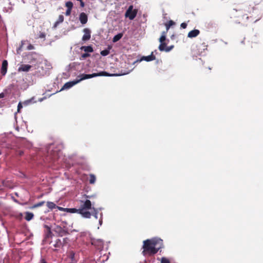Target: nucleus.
Returning <instances> with one entry per match:
<instances>
[{
	"label": "nucleus",
	"instance_id": "f257e3e1",
	"mask_svg": "<svg viewBox=\"0 0 263 263\" xmlns=\"http://www.w3.org/2000/svg\"><path fill=\"white\" fill-rule=\"evenodd\" d=\"M163 247L162 239L157 238L147 239L143 241L142 254L144 256H152Z\"/></svg>",
	"mask_w": 263,
	"mask_h": 263
},
{
	"label": "nucleus",
	"instance_id": "f03ea898",
	"mask_svg": "<svg viewBox=\"0 0 263 263\" xmlns=\"http://www.w3.org/2000/svg\"><path fill=\"white\" fill-rule=\"evenodd\" d=\"M112 76V74H110L106 71H101L99 73H93L92 74H82L78 76V78H80L79 79L66 82L61 89V91L65 89H69L70 88L72 87L73 86L79 83L82 80L90 79L98 76Z\"/></svg>",
	"mask_w": 263,
	"mask_h": 263
},
{
	"label": "nucleus",
	"instance_id": "7ed1b4c3",
	"mask_svg": "<svg viewBox=\"0 0 263 263\" xmlns=\"http://www.w3.org/2000/svg\"><path fill=\"white\" fill-rule=\"evenodd\" d=\"M92 209L91 201L87 199L85 201H80L79 214L85 218H90L91 216V213L88 211Z\"/></svg>",
	"mask_w": 263,
	"mask_h": 263
},
{
	"label": "nucleus",
	"instance_id": "20e7f679",
	"mask_svg": "<svg viewBox=\"0 0 263 263\" xmlns=\"http://www.w3.org/2000/svg\"><path fill=\"white\" fill-rule=\"evenodd\" d=\"M247 11L249 14H246L247 15V18H251V21L253 22H256L259 20L261 17L260 11L254 6L249 7Z\"/></svg>",
	"mask_w": 263,
	"mask_h": 263
},
{
	"label": "nucleus",
	"instance_id": "39448f33",
	"mask_svg": "<svg viewBox=\"0 0 263 263\" xmlns=\"http://www.w3.org/2000/svg\"><path fill=\"white\" fill-rule=\"evenodd\" d=\"M137 10L133 9V6H130L125 12V16L128 17L130 20H134L137 15Z\"/></svg>",
	"mask_w": 263,
	"mask_h": 263
},
{
	"label": "nucleus",
	"instance_id": "423d86ee",
	"mask_svg": "<svg viewBox=\"0 0 263 263\" xmlns=\"http://www.w3.org/2000/svg\"><path fill=\"white\" fill-rule=\"evenodd\" d=\"M84 34L82 37V40L83 41H87L90 40L91 37V32L90 30L88 28H85L83 30Z\"/></svg>",
	"mask_w": 263,
	"mask_h": 263
},
{
	"label": "nucleus",
	"instance_id": "0eeeda50",
	"mask_svg": "<svg viewBox=\"0 0 263 263\" xmlns=\"http://www.w3.org/2000/svg\"><path fill=\"white\" fill-rule=\"evenodd\" d=\"M8 68V62L7 60H5L2 62L1 72L3 76H5L7 71Z\"/></svg>",
	"mask_w": 263,
	"mask_h": 263
},
{
	"label": "nucleus",
	"instance_id": "6e6552de",
	"mask_svg": "<svg viewBox=\"0 0 263 263\" xmlns=\"http://www.w3.org/2000/svg\"><path fill=\"white\" fill-rule=\"evenodd\" d=\"M79 20L82 24H86L88 21L87 15L84 12L81 13L79 15Z\"/></svg>",
	"mask_w": 263,
	"mask_h": 263
},
{
	"label": "nucleus",
	"instance_id": "1a4fd4ad",
	"mask_svg": "<svg viewBox=\"0 0 263 263\" xmlns=\"http://www.w3.org/2000/svg\"><path fill=\"white\" fill-rule=\"evenodd\" d=\"M31 67H32V66L30 65L22 64L19 67V68L18 69V71L19 72H20V71L28 72L30 70Z\"/></svg>",
	"mask_w": 263,
	"mask_h": 263
},
{
	"label": "nucleus",
	"instance_id": "9d476101",
	"mask_svg": "<svg viewBox=\"0 0 263 263\" xmlns=\"http://www.w3.org/2000/svg\"><path fill=\"white\" fill-rule=\"evenodd\" d=\"M200 33V31L198 29H194L188 33L187 37L189 38H193L196 37Z\"/></svg>",
	"mask_w": 263,
	"mask_h": 263
},
{
	"label": "nucleus",
	"instance_id": "9b49d317",
	"mask_svg": "<svg viewBox=\"0 0 263 263\" xmlns=\"http://www.w3.org/2000/svg\"><path fill=\"white\" fill-rule=\"evenodd\" d=\"M92 245L96 246L98 249H102L103 247V242L101 240L93 241Z\"/></svg>",
	"mask_w": 263,
	"mask_h": 263
},
{
	"label": "nucleus",
	"instance_id": "f8f14e48",
	"mask_svg": "<svg viewBox=\"0 0 263 263\" xmlns=\"http://www.w3.org/2000/svg\"><path fill=\"white\" fill-rule=\"evenodd\" d=\"M44 227L46 229L45 231V238H48L51 237L52 232L51 231V228L47 225H44Z\"/></svg>",
	"mask_w": 263,
	"mask_h": 263
},
{
	"label": "nucleus",
	"instance_id": "ddd939ff",
	"mask_svg": "<svg viewBox=\"0 0 263 263\" xmlns=\"http://www.w3.org/2000/svg\"><path fill=\"white\" fill-rule=\"evenodd\" d=\"M156 57L152 52L151 54L148 56L143 57L142 60H145L147 62H149L155 60Z\"/></svg>",
	"mask_w": 263,
	"mask_h": 263
},
{
	"label": "nucleus",
	"instance_id": "4468645a",
	"mask_svg": "<svg viewBox=\"0 0 263 263\" xmlns=\"http://www.w3.org/2000/svg\"><path fill=\"white\" fill-rule=\"evenodd\" d=\"M46 205L49 209L48 212L49 211H52L53 209H55L57 207L56 204L54 202L51 201H47L46 203Z\"/></svg>",
	"mask_w": 263,
	"mask_h": 263
},
{
	"label": "nucleus",
	"instance_id": "2eb2a0df",
	"mask_svg": "<svg viewBox=\"0 0 263 263\" xmlns=\"http://www.w3.org/2000/svg\"><path fill=\"white\" fill-rule=\"evenodd\" d=\"M81 49L86 52H92L93 51V48L91 46H82Z\"/></svg>",
	"mask_w": 263,
	"mask_h": 263
},
{
	"label": "nucleus",
	"instance_id": "dca6fc26",
	"mask_svg": "<svg viewBox=\"0 0 263 263\" xmlns=\"http://www.w3.org/2000/svg\"><path fill=\"white\" fill-rule=\"evenodd\" d=\"M34 215L32 213L27 212L25 213V219L27 221H30L33 218Z\"/></svg>",
	"mask_w": 263,
	"mask_h": 263
},
{
	"label": "nucleus",
	"instance_id": "f3484780",
	"mask_svg": "<svg viewBox=\"0 0 263 263\" xmlns=\"http://www.w3.org/2000/svg\"><path fill=\"white\" fill-rule=\"evenodd\" d=\"M111 48V46H108L107 49L101 51L100 53L102 56H106L109 54V50Z\"/></svg>",
	"mask_w": 263,
	"mask_h": 263
},
{
	"label": "nucleus",
	"instance_id": "a211bd4d",
	"mask_svg": "<svg viewBox=\"0 0 263 263\" xmlns=\"http://www.w3.org/2000/svg\"><path fill=\"white\" fill-rule=\"evenodd\" d=\"M175 24V23L173 21H172V20H170L168 22L166 23L165 24V27H166V32L168 31V30H169L170 28L172 26L174 25Z\"/></svg>",
	"mask_w": 263,
	"mask_h": 263
},
{
	"label": "nucleus",
	"instance_id": "6ab92c4d",
	"mask_svg": "<svg viewBox=\"0 0 263 263\" xmlns=\"http://www.w3.org/2000/svg\"><path fill=\"white\" fill-rule=\"evenodd\" d=\"M45 202L44 201H42L41 202H39L36 204H33L32 206L30 207L31 209H34L35 208H37L38 207L41 206L45 204Z\"/></svg>",
	"mask_w": 263,
	"mask_h": 263
},
{
	"label": "nucleus",
	"instance_id": "aec40b11",
	"mask_svg": "<svg viewBox=\"0 0 263 263\" xmlns=\"http://www.w3.org/2000/svg\"><path fill=\"white\" fill-rule=\"evenodd\" d=\"M64 17L63 15H60L59 16L58 20L55 22L54 24V26H57L58 25H59L60 23H62L64 21Z\"/></svg>",
	"mask_w": 263,
	"mask_h": 263
},
{
	"label": "nucleus",
	"instance_id": "412c9836",
	"mask_svg": "<svg viewBox=\"0 0 263 263\" xmlns=\"http://www.w3.org/2000/svg\"><path fill=\"white\" fill-rule=\"evenodd\" d=\"M123 34L122 33H118V34L114 36L112 39V41L114 42H117L119 40H120L122 37Z\"/></svg>",
	"mask_w": 263,
	"mask_h": 263
},
{
	"label": "nucleus",
	"instance_id": "4be33fe9",
	"mask_svg": "<svg viewBox=\"0 0 263 263\" xmlns=\"http://www.w3.org/2000/svg\"><path fill=\"white\" fill-rule=\"evenodd\" d=\"M67 212L71 213H77L79 214V209L76 208H67Z\"/></svg>",
	"mask_w": 263,
	"mask_h": 263
},
{
	"label": "nucleus",
	"instance_id": "5701e85b",
	"mask_svg": "<svg viewBox=\"0 0 263 263\" xmlns=\"http://www.w3.org/2000/svg\"><path fill=\"white\" fill-rule=\"evenodd\" d=\"M96 176L93 174H90L89 175V183L94 184L95 182H96Z\"/></svg>",
	"mask_w": 263,
	"mask_h": 263
},
{
	"label": "nucleus",
	"instance_id": "b1692460",
	"mask_svg": "<svg viewBox=\"0 0 263 263\" xmlns=\"http://www.w3.org/2000/svg\"><path fill=\"white\" fill-rule=\"evenodd\" d=\"M166 46V44L164 42L161 43L160 44L159 46V49L162 51H165V48Z\"/></svg>",
	"mask_w": 263,
	"mask_h": 263
},
{
	"label": "nucleus",
	"instance_id": "393cba45",
	"mask_svg": "<svg viewBox=\"0 0 263 263\" xmlns=\"http://www.w3.org/2000/svg\"><path fill=\"white\" fill-rule=\"evenodd\" d=\"M62 246V242L60 239H58L55 241V243L54 245V247L60 248Z\"/></svg>",
	"mask_w": 263,
	"mask_h": 263
},
{
	"label": "nucleus",
	"instance_id": "a878e982",
	"mask_svg": "<svg viewBox=\"0 0 263 263\" xmlns=\"http://www.w3.org/2000/svg\"><path fill=\"white\" fill-rule=\"evenodd\" d=\"M73 6V3L70 1L67 2L65 3V6L67 8V9H72Z\"/></svg>",
	"mask_w": 263,
	"mask_h": 263
},
{
	"label": "nucleus",
	"instance_id": "bb28decb",
	"mask_svg": "<svg viewBox=\"0 0 263 263\" xmlns=\"http://www.w3.org/2000/svg\"><path fill=\"white\" fill-rule=\"evenodd\" d=\"M161 263H170V261L168 259L163 257L161 258Z\"/></svg>",
	"mask_w": 263,
	"mask_h": 263
},
{
	"label": "nucleus",
	"instance_id": "cd10ccee",
	"mask_svg": "<svg viewBox=\"0 0 263 263\" xmlns=\"http://www.w3.org/2000/svg\"><path fill=\"white\" fill-rule=\"evenodd\" d=\"M166 40V36L164 35H161L159 38V42L160 43L164 42V41Z\"/></svg>",
	"mask_w": 263,
	"mask_h": 263
},
{
	"label": "nucleus",
	"instance_id": "c85d7f7f",
	"mask_svg": "<svg viewBox=\"0 0 263 263\" xmlns=\"http://www.w3.org/2000/svg\"><path fill=\"white\" fill-rule=\"evenodd\" d=\"M56 208H57L59 210H60L61 211H64V212L66 211L67 212V208H64L60 207V206H59L57 205Z\"/></svg>",
	"mask_w": 263,
	"mask_h": 263
},
{
	"label": "nucleus",
	"instance_id": "c756f323",
	"mask_svg": "<svg viewBox=\"0 0 263 263\" xmlns=\"http://www.w3.org/2000/svg\"><path fill=\"white\" fill-rule=\"evenodd\" d=\"M90 56V54L88 53H84L82 54V58L83 59H85Z\"/></svg>",
	"mask_w": 263,
	"mask_h": 263
},
{
	"label": "nucleus",
	"instance_id": "7c9ffc66",
	"mask_svg": "<svg viewBox=\"0 0 263 263\" xmlns=\"http://www.w3.org/2000/svg\"><path fill=\"white\" fill-rule=\"evenodd\" d=\"M23 105L21 102L18 104L17 105V111L20 112L21 108H22Z\"/></svg>",
	"mask_w": 263,
	"mask_h": 263
},
{
	"label": "nucleus",
	"instance_id": "2f4dec72",
	"mask_svg": "<svg viewBox=\"0 0 263 263\" xmlns=\"http://www.w3.org/2000/svg\"><path fill=\"white\" fill-rule=\"evenodd\" d=\"M71 10L72 9H67V10L66 11V12H65V15L66 16H69L70 15V13H71Z\"/></svg>",
	"mask_w": 263,
	"mask_h": 263
},
{
	"label": "nucleus",
	"instance_id": "473e14b6",
	"mask_svg": "<svg viewBox=\"0 0 263 263\" xmlns=\"http://www.w3.org/2000/svg\"><path fill=\"white\" fill-rule=\"evenodd\" d=\"M173 48H174V46H171L170 47H167L165 48V51L166 52H168L170 50H171Z\"/></svg>",
	"mask_w": 263,
	"mask_h": 263
},
{
	"label": "nucleus",
	"instance_id": "72a5a7b5",
	"mask_svg": "<svg viewBox=\"0 0 263 263\" xmlns=\"http://www.w3.org/2000/svg\"><path fill=\"white\" fill-rule=\"evenodd\" d=\"M92 209H93V210H94V212H95L93 215L94 217L96 219H97L98 218V213L97 212V210L94 208H93Z\"/></svg>",
	"mask_w": 263,
	"mask_h": 263
},
{
	"label": "nucleus",
	"instance_id": "f704fd0d",
	"mask_svg": "<svg viewBox=\"0 0 263 263\" xmlns=\"http://www.w3.org/2000/svg\"><path fill=\"white\" fill-rule=\"evenodd\" d=\"M180 26L183 29H185L187 27V24L185 23H182L181 24Z\"/></svg>",
	"mask_w": 263,
	"mask_h": 263
},
{
	"label": "nucleus",
	"instance_id": "c9c22d12",
	"mask_svg": "<svg viewBox=\"0 0 263 263\" xmlns=\"http://www.w3.org/2000/svg\"><path fill=\"white\" fill-rule=\"evenodd\" d=\"M57 229L60 233H62V232H64V231L61 227L58 226L57 227Z\"/></svg>",
	"mask_w": 263,
	"mask_h": 263
},
{
	"label": "nucleus",
	"instance_id": "e433bc0d",
	"mask_svg": "<svg viewBox=\"0 0 263 263\" xmlns=\"http://www.w3.org/2000/svg\"><path fill=\"white\" fill-rule=\"evenodd\" d=\"M24 154V152L23 151H19L17 152V155L20 156H22Z\"/></svg>",
	"mask_w": 263,
	"mask_h": 263
},
{
	"label": "nucleus",
	"instance_id": "4c0bfd02",
	"mask_svg": "<svg viewBox=\"0 0 263 263\" xmlns=\"http://www.w3.org/2000/svg\"><path fill=\"white\" fill-rule=\"evenodd\" d=\"M33 49V46L31 45H30L28 46V49L31 50Z\"/></svg>",
	"mask_w": 263,
	"mask_h": 263
},
{
	"label": "nucleus",
	"instance_id": "58836bf2",
	"mask_svg": "<svg viewBox=\"0 0 263 263\" xmlns=\"http://www.w3.org/2000/svg\"><path fill=\"white\" fill-rule=\"evenodd\" d=\"M80 2V5L82 7H84V3L83 2V1H81Z\"/></svg>",
	"mask_w": 263,
	"mask_h": 263
},
{
	"label": "nucleus",
	"instance_id": "ea45409f",
	"mask_svg": "<svg viewBox=\"0 0 263 263\" xmlns=\"http://www.w3.org/2000/svg\"><path fill=\"white\" fill-rule=\"evenodd\" d=\"M5 97V93L4 92H2L0 93V98H3Z\"/></svg>",
	"mask_w": 263,
	"mask_h": 263
},
{
	"label": "nucleus",
	"instance_id": "a19ab883",
	"mask_svg": "<svg viewBox=\"0 0 263 263\" xmlns=\"http://www.w3.org/2000/svg\"><path fill=\"white\" fill-rule=\"evenodd\" d=\"M167 32H166V30L165 31L162 32L161 35H164L165 36H166Z\"/></svg>",
	"mask_w": 263,
	"mask_h": 263
},
{
	"label": "nucleus",
	"instance_id": "79ce46f5",
	"mask_svg": "<svg viewBox=\"0 0 263 263\" xmlns=\"http://www.w3.org/2000/svg\"><path fill=\"white\" fill-rule=\"evenodd\" d=\"M45 35L44 33H41L40 35V37H41V38H44V37H45Z\"/></svg>",
	"mask_w": 263,
	"mask_h": 263
},
{
	"label": "nucleus",
	"instance_id": "37998d69",
	"mask_svg": "<svg viewBox=\"0 0 263 263\" xmlns=\"http://www.w3.org/2000/svg\"><path fill=\"white\" fill-rule=\"evenodd\" d=\"M41 263H47V262L46 261V260L42 258L41 260Z\"/></svg>",
	"mask_w": 263,
	"mask_h": 263
},
{
	"label": "nucleus",
	"instance_id": "c03bdc74",
	"mask_svg": "<svg viewBox=\"0 0 263 263\" xmlns=\"http://www.w3.org/2000/svg\"><path fill=\"white\" fill-rule=\"evenodd\" d=\"M203 47H207V46H206V45H203Z\"/></svg>",
	"mask_w": 263,
	"mask_h": 263
},
{
	"label": "nucleus",
	"instance_id": "a18cd8bd",
	"mask_svg": "<svg viewBox=\"0 0 263 263\" xmlns=\"http://www.w3.org/2000/svg\"><path fill=\"white\" fill-rule=\"evenodd\" d=\"M254 43H256V44H257V43H258V42H254Z\"/></svg>",
	"mask_w": 263,
	"mask_h": 263
},
{
	"label": "nucleus",
	"instance_id": "49530a36",
	"mask_svg": "<svg viewBox=\"0 0 263 263\" xmlns=\"http://www.w3.org/2000/svg\"><path fill=\"white\" fill-rule=\"evenodd\" d=\"M1 154H2V153H1V152L0 151V155H1Z\"/></svg>",
	"mask_w": 263,
	"mask_h": 263
}]
</instances>
